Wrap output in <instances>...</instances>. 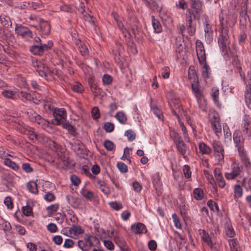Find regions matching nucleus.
<instances>
[{
	"label": "nucleus",
	"instance_id": "obj_1",
	"mask_svg": "<svg viewBox=\"0 0 251 251\" xmlns=\"http://www.w3.org/2000/svg\"><path fill=\"white\" fill-rule=\"evenodd\" d=\"M191 86L192 91L197 99L199 107L202 110L206 111L207 106L206 101L204 98L202 92L199 87L198 84L193 83Z\"/></svg>",
	"mask_w": 251,
	"mask_h": 251
},
{
	"label": "nucleus",
	"instance_id": "obj_2",
	"mask_svg": "<svg viewBox=\"0 0 251 251\" xmlns=\"http://www.w3.org/2000/svg\"><path fill=\"white\" fill-rule=\"evenodd\" d=\"M228 30L227 27H223L221 33L223 40L224 43L221 44V48H222V52L223 53V56L226 59H228L231 56V53L229 51V49L227 47L228 42L227 40L228 39Z\"/></svg>",
	"mask_w": 251,
	"mask_h": 251
},
{
	"label": "nucleus",
	"instance_id": "obj_3",
	"mask_svg": "<svg viewBox=\"0 0 251 251\" xmlns=\"http://www.w3.org/2000/svg\"><path fill=\"white\" fill-rule=\"evenodd\" d=\"M233 138L236 147L237 148L239 155L245 157V152H246L244 148V138L240 131L236 130L233 133Z\"/></svg>",
	"mask_w": 251,
	"mask_h": 251
},
{
	"label": "nucleus",
	"instance_id": "obj_4",
	"mask_svg": "<svg viewBox=\"0 0 251 251\" xmlns=\"http://www.w3.org/2000/svg\"><path fill=\"white\" fill-rule=\"evenodd\" d=\"M222 223L224 226V232L226 236L230 238L233 237L235 235V232L230 219L225 215L222 218Z\"/></svg>",
	"mask_w": 251,
	"mask_h": 251
},
{
	"label": "nucleus",
	"instance_id": "obj_5",
	"mask_svg": "<svg viewBox=\"0 0 251 251\" xmlns=\"http://www.w3.org/2000/svg\"><path fill=\"white\" fill-rule=\"evenodd\" d=\"M32 122L36 123L41 127L45 130H48L51 128V123L46 119L43 118L39 114L34 113L30 117Z\"/></svg>",
	"mask_w": 251,
	"mask_h": 251
},
{
	"label": "nucleus",
	"instance_id": "obj_6",
	"mask_svg": "<svg viewBox=\"0 0 251 251\" xmlns=\"http://www.w3.org/2000/svg\"><path fill=\"white\" fill-rule=\"evenodd\" d=\"M181 105L178 100H173L170 103L172 112L177 117L178 121L180 120V116L182 117L183 115L185 116L183 110L181 108Z\"/></svg>",
	"mask_w": 251,
	"mask_h": 251
},
{
	"label": "nucleus",
	"instance_id": "obj_7",
	"mask_svg": "<svg viewBox=\"0 0 251 251\" xmlns=\"http://www.w3.org/2000/svg\"><path fill=\"white\" fill-rule=\"evenodd\" d=\"M53 115L54 117L53 122L56 125H60L61 122L67 117L66 111L64 108H54Z\"/></svg>",
	"mask_w": 251,
	"mask_h": 251
},
{
	"label": "nucleus",
	"instance_id": "obj_8",
	"mask_svg": "<svg viewBox=\"0 0 251 251\" xmlns=\"http://www.w3.org/2000/svg\"><path fill=\"white\" fill-rule=\"evenodd\" d=\"M209 116L212 130L214 131L216 136L218 137V129L220 127V118L218 116V114L214 111H211Z\"/></svg>",
	"mask_w": 251,
	"mask_h": 251
},
{
	"label": "nucleus",
	"instance_id": "obj_9",
	"mask_svg": "<svg viewBox=\"0 0 251 251\" xmlns=\"http://www.w3.org/2000/svg\"><path fill=\"white\" fill-rule=\"evenodd\" d=\"M91 238L92 236H88L83 239L79 240L78 241V247L82 251H88L93 246Z\"/></svg>",
	"mask_w": 251,
	"mask_h": 251
},
{
	"label": "nucleus",
	"instance_id": "obj_10",
	"mask_svg": "<svg viewBox=\"0 0 251 251\" xmlns=\"http://www.w3.org/2000/svg\"><path fill=\"white\" fill-rule=\"evenodd\" d=\"M15 31L18 35L23 37L31 38L32 36V32L28 28L21 25L16 24Z\"/></svg>",
	"mask_w": 251,
	"mask_h": 251
},
{
	"label": "nucleus",
	"instance_id": "obj_11",
	"mask_svg": "<svg viewBox=\"0 0 251 251\" xmlns=\"http://www.w3.org/2000/svg\"><path fill=\"white\" fill-rule=\"evenodd\" d=\"M191 7L194 9V12L193 13L195 19L199 18L202 12V5L200 0H191Z\"/></svg>",
	"mask_w": 251,
	"mask_h": 251
},
{
	"label": "nucleus",
	"instance_id": "obj_12",
	"mask_svg": "<svg viewBox=\"0 0 251 251\" xmlns=\"http://www.w3.org/2000/svg\"><path fill=\"white\" fill-rule=\"evenodd\" d=\"M196 51L200 63L206 62V56L204 47L201 42L197 41Z\"/></svg>",
	"mask_w": 251,
	"mask_h": 251
},
{
	"label": "nucleus",
	"instance_id": "obj_13",
	"mask_svg": "<svg viewBox=\"0 0 251 251\" xmlns=\"http://www.w3.org/2000/svg\"><path fill=\"white\" fill-rule=\"evenodd\" d=\"M34 66L37 67L36 71L41 76L47 77L50 73L48 67L42 62H36Z\"/></svg>",
	"mask_w": 251,
	"mask_h": 251
},
{
	"label": "nucleus",
	"instance_id": "obj_14",
	"mask_svg": "<svg viewBox=\"0 0 251 251\" xmlns=\"http://www.w3.org/2000/svg\"><path fill=\"white\" fill-rule=\"evenodd\" d=\"M84 230L78 226H73L68 230L69 236L71 238L76 239L80 234H83Z\"/></svg>",
	"mask_w": 251,
	"mask_h": 251
},
{
	"label": "nucleus",
	"instance_id": "obj_15",
	"mask_svg": "<svg viewBox=\"0 0 251 251\" xmlns=\"http://www.w3.org/2000/svg\"><path fill=\"white\" fill-rule=\"evenodd\" d=\"M0 37L8 43L13 42L15 40L14 36L8 29L3 28H0Z\"/></svg>",
	"mask_w": 251,
	"mask_h": 251
},
{
	"label": "nucleus",
	"instance_id": "obj_16",
	"mask_svg": "<svg viewBox=\"0 0 251 251\" xmlns=\"http://www.w3.org/2000/svg\"><path fill=\"white\" fill-rule=\"evenodd\" d=\"M131 229L135 234L143 233L147 231L145 226L141 223L132 225L131 226Z\"/></svg>",
	"mask_w": 251,
	"mask_h": 251
},
{
	"label": "nucleus",
	"instance_id": "obj_17",
	"mask_svg": "<svg viewBox=\"0 0 251 251\" xmlns=\"http://www.w3.org/2000/svg\"><path fill=\"white\" fill-rule=\"evenodd\" d=\"M96 183L97 187L104 194L108 195L110 194V189L105 182L100 179H97L96 180Z\"/></svg>",
	"mask_w": 251,
	"mask_h": 251
},
{
	"label": "nucleus",
	"instance_id": "obj_18",
	"mask_svg": "<svg viewBox=\"0 0 251 251\" xmlns=\"http://www.w3.org/2000/svg\"><path fill=\"white\" fill-rule=\"evenodd\" d=\"M204 31L205 32V38L207 42L210 43L213 39L211 26L207 22L204 23Z\"/></svg>",
	"mask_w": 251,
	"mask_h": 251
},
{
	"label": "nucleus",
	"instance_id": "obj_19",
	"mask_svg": "<svg viewBox=\"0 0 251 251\" xmlns=\"http://www.w3.org/2000/svg\"><path fill=\"white\" fill-rule=\"evenodd\" d=\"M176 145L178 151L184 156L186 152L187 147L180 138H178L176 140Z\"/></svg>",
	"mask_w": 251,
	"mask_h": 251
},
{
	"label": "nucleus",
	"instance_id": "obj_20",
	"mask_svg": "<svg viewBox=\"0 0 251 251\" xmlns=\"http://www.w3.org/2000/svg\"><path fill=\"white\" fill-rule=\"evenodd\" d=\"M224 134L225 138V142L226 143L231 142V134L229 128L226 124H224L223 125Z\"/></svg>",
	"mask_w": 251,
	"mask_h": 251
},
{
	"label": "nucleus",
	"instance_id": "obj_21",
	"mask_svg": "<svg viewBox=\"0 0 251 251\" xmlns=\"http://www.w3.org/2000/svg\"><path fill=\"white\" fill-rule=\"evenodd\" d=\"M188 78L191 83V85L193 83L198 84V79L196 72L195 70L194 69H192L191 67H190L188 72Z\"/></svg>",
	"mask_w": 251,
	"mask_h": 251
},
{
	"label": "nucleus",
	"instance_id": "obj_22",
	"mask_svg": "<svg viewBox=\"0 0 251 251\" xmlns=\"http://www.w3.org/2000/svg\"><path fill=\"white\" fill-rule=\"evenodd\" d=\"M245 101L247 106L251 109V85L247 86L245 93Z\"/></svg>",
	"mask_w": 251,
	"mask_h": 251
},
{
	"label": "nucleus",
	"instance_id": "obj_23",
	"mask_svg": "<svg viewBox=\"0 0 251 251\" xmlns=\"http://www.w3.org/2000/svg\"><path fill=\"white\" fill-rule=\"evenodd\" d=\"M39 25L41 30L45 33L48 34L50 31V26L47 21L43 19L40 20Z\"/></svg>",
	"mask_w": 251,
	"mask_h": 251
},
{
	"label": "nucleus",
	"instance_id": "obj_24",
	"mask_svg": "<svg viewBox=\"0 0 251 251\" xmlns=\"http://www.w3.org/2000/svg\"><path fill=\"white\" fill-rule=\"evenodd\" d=\"M228 243L231 251H239L240 246L236 239L230 238Z\"/></svg>",
	"mask_w": 251,
	"mask_h": 251
},
{
	"label": "nucleus",
	"instance_id": "obj_25",
	"mask_svg": "<svg viewBox=\"0 0 251 251\" xmlns=\"http://www.w3.org/2000/svg\"><path fill=\"white\" fill-rule=\"evenodd\" d=\"M152 25L154 30V31L157 33H160L162 30V26L159 22L154 18L153 16H151Z\"/></svg>",
	"mask_w": 251,
	"mask_h": 251
},
{
	"label": "nucleus",
	"instance_id": "obj_26",
	"mask_svg": "<svg viewBox=\"0 0 251 251\" xmlns=\"http://www.w3.org/2000/svg\"><path fill=\"white\" fill-rule=\"evenodd\" d=\"M219 91L218 88H213L212 89L211 97L214 102L218 107L220 106V103L219 101Z\"/></svg>",
	"mask_w": 251,
	"mask_h": 251
},
{
	"label": "nucleus",
	"instance_id": "obj_27",
	"mask_svg": "<svg viewBox=\"0 0 251 251\" xmlns=\"http://www.w3.org/2000/svg\"><path fill=\"white\" fill-rule=\"evenodd\" d=\"M16 94V91L9 89L4 90L1 92L2 96L7 99H14Z\"/></svg>",
	"mask_w": 251,
	"mask_h": 251
},
{
	"label": "nucleus",
	"instance_id": "obj_28",
	"mask_svg": "<svg viewBox=\"0 0 251 251\" xmlns=\"http://www.w3.org/2000/svg\"><path fill=\"white\" fill-rule=\"evenodd\" d=\"M201 65V71L203 77L207 78L209 76V67L208 66L206 62L203 63H200Z\"/></svg>",
	"mask_w": 251,
	"mask_h": 251
},
{
	"label": "nucleus",
	"instance_id": "obj_29",
	"mask_svg": "<svg viewBox=\"0 0 251 251\" xmlns=\"http://www.w3.org/2000/svg\"><path fill=\"white\" fill-rule=\"evenodd\" d=\"M26 187L31 193L35 194H38L37 184L35 181H29L27 183Z\"/></svg>",
	"mask_w": 251,
	"mask_h": 251
},
{
	"label": "nucleus",
	"instance_id": "obj_30",
	"mask_svg": "<svg viewBox=\"0 0 251 251\" xmlns=\"http://www.w3.org/2000/svg\"><path fill=\"white\" fill-rule=\"evenodd\" d=\"M200 152L202 154H208L210 152L211 149L204 143H200L199 145Z\"/></svg>",
	"mask_w": 251,
	"mask_h": 251
},
{
	"label": "nucleus",
	"instance_id": "obj_31",
	"mask_svg": "<svg viewBox=\"0 0 251 251\" xmlns=\"http://www.w3.org/2000/svg\"><path fill=\"white\" fill-rule=\"evenodd\" d=\"M0 229H2L4 231H10L11 229V224L9 222L0 218Z\"/></svg>",
	"mask_w": 251,
	"mask_h": 251
},
{
	"label": "nucleus",
	"instance_id": "obj_32",
	"mask_svg": "<svg viewBox=\"0 0 251 251\" xmlns=\"http://www.w3.org/2000/svg\"><path fill=\"white\" fill-rule=\"evenodd\" d=\"M183 40H182L181 38H176V42L175 45V48L176 52L180 53L182 52L183 50Z\"/></svg>",
	"mask_w": 251,
	"mask_h": 251
},
{
	"label": "nucleus",
	"instance_id": "obj_33",
	"mask_svg": "<svg viewBox=\"0 0 251 251\" xmlns=\"http://www.w3.org/2000/svg\"><path fill=\"white\" fill-rule=\"evenodd\" d=\"M4 164L15 171H17L19 169L18 165L9 158L5 159Z\"/></svg>",
	"mask_w": 251,
	"mask_h": 251
},
{
	"label": "nucleus",
	"instance_id": "obj_34",
	"mask_svg": "<svg viewBox=\"0 0 251 251\" xmlns=\"http://www.w3.org/2000/svg\"><path fill=\"white\" fill-rule=\"evenodd\" d=\"M243 193V191L239 185H236L234 188V197L235 199L241 198Z\"/></svg>",
	"mask_w": 251,
	"mask_h": 251
},
{
	"label": "nucleus",
	"instance_id": "obj_35",
	"mask_svg": "<svg viewBox=\"0 0 251 251\" xmlns=\"http://www.w3.org/2000/svg\"><path fill=\"white\" fill-rule=\"evenodd\" d=\"M115 117L121 124H124L127 121V118L125 114L121 111L118 112L116 114Z\"/></svg>",
	"mask_w": 251,
	"mask_h": 251
},
{
	"label": "nucleus",
	"instance_id": "obj_36",
	"mask_svg": "<svg viewBox=\"0 0 251 251\" xmlns=\"http://www.w3.org/2000/svg\"><path fill=\"white\" fill-rule=\"evenodd\" d=\"M59 208V205L57 203H54L48 206L46 208L48 214L49 216L56 212Z\"/></svg>",
	"mask_w": 251,
	"mask_h": 251
},
{
	"label": "nucleus",
	"instance_id": "obj_37",
	"mask_svg": "<svg viewBox=\"0 0 251 251\" xmlns=\"http://www.w3.org/2000/svg\"><path fill=\"white\" fill-rule=\"evenodd\" d=\"M18 95L21 97L23 100H33V96L26 92L21 91Z\"/></svg>",
	"mask_w": 251,
	"mask_h": 251
},
{
	"label": "nucleus",
	"instance_id": "obj_38",
	"mask_svg": "<svg viewBox=\"0 0 251 251\" xmlns=\"http://www.w3.org/2000/svg\"><path fill=\"white\" fill-rule=\"evenodd\" d=\"M193 197L197 200H201L203 198V193L200 188H196L193 191Z\"/></svg>",
	"mask_w": 251,
	"mask_h": 251
},
{
	"label": "nucleus",
	"instance_id": "obj_39",
	"mask_svg": "<svg viewBox=\"0 0 251 251\" xmlns=\"http://www.w3.org/2000/svg\"><path fill=\"white\" fill-rule=\"evenodd\" d=\"M14 7L19 8L21 9H25L26 8H30V3L28 1H24L22 2H17L15 3Z\"/></svg>",
	"mask_w": 251,
	"mask_h": 251
},
{
	"label": "nucleus",
	"instance_id": "obj_40",
	"mask_svg": "<svg viewBox=\"0 0 251 251\" xmlns=\"http://www.w3.org/2000/svg\"><path fill=\"white\" fill-rule=\"evenodd\" d=\"M207 205L212 211L217 213H218L219 207L217 202L212 200H209L207 201Z\"/></svg>",
	"mask_w": 251,
	"mask_h": 251
},
{
	"label": "nucleus",
	"instance_id": "obj_41",
	"mask_svg": "<svg viewBox=\"0 0 251 251\" xmlns=\"http://www.w3.org/2000/svg\"><path fill=\"white\" fill-rule=\"evenodd\" d=\"M251 123V120L250 116L248 115H245L243 118V122L241 125V127H248L249 128Z\"/></svg>",
	"mask_w": 251,
	"mask_h": 251
},
{
	"label": "nucleus",
	"instance_id": "obj_42",
	"mask_svg": "<svg viewBox=\"0 0 251 251\" xmlns=\"http://www.w3.org/2000/svg\"><path fill=\"white\" fill-rule=\"evenodd\" d=\"M72 90L77 93H82L84 90L83 86L78 82H75L71 86Z\"/></svg>",
	"mask_w": 251,
	"mask_h": 251
},
{
	"label": "nucleus",
	"instance_id": "obj_43",
	"mask_svg": "<svg viewBox=\"0 0 251 251\" xmlns=\"http://www.w3.org/2000/svg\"><path fill=\"white\" fill-rule=\"evenodd\" d=\"M242 186L247 191H251V177L244 178L242 182Z\"/></svg>",
	"mask_w": 251,
	"mask_h": 251
},
{
	"label": "nucleus",
	"instance_id": "obj_44",
	"mask_svg": "<svg viewBox=\"0 0 251 251\" xmlns=\"http://www.w3.org/2000/svg\"><path fill=\"white\" fill-rule=\"evenodd\" d=\"M90 86L92 92L94 93L95 96H97L100 94V89L98 88L97 85L95 83H91L90 84Z\"/></svg>",
	"mask_w": 251,
	"mask_h": 251
},
{
	"label": "nucleus",
	"instance_id": "obj_45",
	"mask_svg": "<svg viewBox=\"0 0 251 251\" xmlns=\"http://www.w3.org/2000/svg\"><path fill=\"white\" fill-rule=\"evenodd\" d=\"M42 50V47H40V45H37L33 46L30 49V51L34 54L40 55L43 53Z\"/></svg>",
	"mask_w": 251,
	"mask_h": 251
},
{
	"label": "nucleus",
	"instance_id": "obj_46",
	"mask_svg": "<svg viewBox=\"0 0 251 251\" xmlns=\"http://www.w3.org/2000/svg\"><path fill=\"white\" fill-rule=\"evenodd\" d=\"M242 133L245 139L249 140L251 139V132L249 131L248 127L242 128Z\"/></svg>",
	"mask_w": 251,
	"mask_h": 251
},
{
	"label": "nucleus",
	"instance_id": "obj_47",
	"mask_svg": "<svg viewBox=\"0 0 251 251\" xmlns=\"http://www.w3.org/2000/svg\"><path fill=\"white\" fill-rule=\"evenodd\" d=\"M114 18L117 22V25H118L119 28L123 32L124 36L125 37H126L127 35L128 34V31L126 29V28L124 27V25H123V23H122L121 22L119 21V20L117 19V18L114 17Z\"/></svg>",
	"mask_w": 251,
	"mask_h": 251
},
{
	"label": "nucleus",
	"instance_id": "obj_48",
	"mask_svg": "<svg viewBox=\"0 0 251 251\" xmlns=\"http://www.w3.org/2000/svg\"><path fill=\"white\" fill-rule=\"evenodd\" d=\"M193 13L192 10L190 9H187L186 13L185 21L188 25L192 24V14Z\"/></svg>",
	"mask_w": 251,
	"mask_h": 251
},
{
	"label": "nucleus",
	"instance_id": "obj_49",
	"mask_svg": "<svg viewBox=\"0 0 251 251\" xmlns=\"http://www.w3.org/2000/svg\"><path fill=\"white\" fill-rule=\"evenodd\" d=\"M103 127L106 132H111L114 128V125L111 123L106 122L104 124Z\"/></svg>",
	"mask_w": 251,
	"mask_h": 251
},
{
	"label": "nucleus",
	"instance_id": "obj_50",
	"mask_svg": "<svg viewBox=\"0 0 251 251\" xmlns=\"http://www.w3.org/2000/svg\"><path fill=\"white\" fill-rule=\"evenodd\" d=\"M22 211L23 214L26 216L31 215L32 213V208L28 205L24 206L22 208Z\"/></svg>",
	"mask_w": 251,
	"mask_h": 251
},
{
	"label": "nucleus",
	"instance_id": "obj_51",
	"mask_svg": "<svg viewBox=\"0 0 251 251\" xmlns=\"http://www.w3.org/2000/svg\"><path fill=\"white\" fill-rule=\"evenodd\" d=\"M151 110L158 119H162V112L160 109L157 107H152Z\"/></svg>",
	"mask_w": 251,
	"mask_h": 251
},
{
	"label": "nucleus",
	"instance_id": "obj_52",
	"mask_svg": "<svg viewBox=\"0 0 251 251\" xmlns=\"http://www.w3.org/2000/svg\"><path fill=\"white\" fill-rule=\"evenodd\" d=\"M81 193L84 197L88 199H91L93 197L92 192L86 189H82Z\"/></svg>",
	"mask_w": 251,
	"mask_h": 251
},
{
	"label": "nucleus",
	"instance_id": "obj_53",
	"mask_svg": "<svg viewBox=\"0 0 251 251\" xmlns=\"http://www.w3.org/2000/svg\"><path fill=\"white\" fill-rule=\"evenodd\" d=\"M187 33L190 36H193L195 34L196 26L193 24L188 25L187 28Z\"/></svg>",
	"mask_w": 251,
	"mask_h": 251
},
{
	"label": "nucleus",
	"instance_id": "obj_54",
	"mask_svg": "<svg viewBox=\"0 0 251 251\" xmlns=\"http://www.w3.org/2000/svg\"><path fill=\"white\" fill-rule=\"evenodd\" d=\"M241 160L243 162H244V164L246 165V166L248 168H250L251 167V163L249 160V159L247 157V153L246 152H245V157H243L242 155H240Z\"/></svg>",
	"mask_w": 251,
	"mask_h": 251
},
{
	"label": "nucleus",
	"instance_id": "obj_55",
	"mask_svg": "<svg viewBox=\"0 0 251 251\" xmlns=\"http://www.w3.org/2000/svg\"><path fill=\"white\" fill-rule=\"evenodd\" d=\"M125 135L127 136L128 139L131 141H133L135 138V133L130 130H127L125 132Z\"/></svg>",
	"mask_w": 251,
	"mask_h": 251
},
{
	"label": "nucleus",
	"instance_id": "obj_56",
	"mask_svg": "<svg viewBox=\"0 0 251 251\" xmlns=\"http://www.w3.org/2000/svg\"><path fill=\"white\" fill-rule=\"evenodd\" d=\"M44 199L47 201L51 202L55 200V196L51 192H48L45 195Z\"/></svg>",
	"mask_w": 251,
	"mask_h": 251
},
{
	"label": "nucleus",
	"instance_id": "obj_57",
	"mask_svg": "<svg viewBox=\"0 0 251 251\" xmlns=\"http://www.w3.org/2000/svg\"><path fill=\"white\" fill-rule=\"evenodd\" d=\"M112 81V77L109 75H104L102 77V82L104 84L109 85Z\"/></svg>",
	"mask_w": 251,
	"mask_h": 251
},
{
	"label": "nucleus",
	"instance_id": "obj_58",
	"mask_svg": "<svg viewBox=\"0 0 251 251\" xmlns=\"http://www.w3.org/2000/svg\"><path fill=\"white\" fill-rule=\"evenodd\" d=\"M172 218L175 226L177 228H180L181 227V225L177 215L175 214H173Z\"/></svg>",
	"mask_w": 251,
	"mask_h": 251
},
{
	"label": "nucleus",
	"instance_id": "obj_59",
	"mask_svg": "<svg viewBox=\"0 0 251 251\" xmlns=\"http://www.w3.org/2000/svg\"><path fill=\"white\" fill-rule=\"evenodd\" d=\"M176 6L185 10L187 8V3L184 0H178V2L176 3Z\"/></svg>",
	"mask_w": 251,
	"mask_h": 251
},
{
	"label": "nucleus",
	"instance_id": "obj_60",
	"mask_svg": "<svg viewBox=\"0 0 251 251\" xmlns=\"http://www.w3.org/2000/svg\"><path fill=\"white\" fill-rule=\"evenodd\" d=\"M183 171L185 177L189 178L191 177V172L189 166L185 165L183 167Z\"/></svg>",
	"mask_w": 251,
	"mask_h": 251
},
{
	"label": "nucleus",
	"instance_id": "obj_61",
	"mask_svg": "<svg viewBox=\"0 0 251 251\" xmlns=\"http://www.w3.org/2000/svg\"><path fill=\"white\" fill-rule=\"evenodd\" d=\"M117 166L120 172L122 173H126L127 171V167L124 163H118Z\"/></svg>",
	"mask_w": 251,
	"mask_h": 251
},
{
	"label": "nucleus",
	"instance_id": "obj_62",
	"mask_svg": "<svg viewBox=\"0 0 251 251\" xmlns=\"http://www.w3.org/2000/svg\"><path fill=\"white\" fill-rule=\"evenodd\" d=\"M83 19L85 21H88L90 24H93L94 23V19L93 16L87 14V13H82Z\"/></svg>",
	"mask_w": 251,
	"mask_h": 251
},
{
	"label": "nucleus",
	"instance_id": "obj_63",
	"mask_svg": "<svg viewBox=\"0 0 251 251\" xmlns=\"http://www.w3.org/2000/svg\"><path fill=\"white\" fill-rule=\"evenodd\" d=\"M161 75L164 78H168L170 75V69L168 67H165L162 69Z\"/></svg>",
	"mask_w": 251,
	"mask_h": 251
},
{
	"label": "nucleus",
	"instance_id": "obj_64",
	"mask_svg": "<svg viewBox=\"0 0 251 251\" xmlns=\"http://www.w3.org/2000/svg\"><path fill=\"white\" fill-rule=\"evenodd\" d=\"M104 146L105 148L109 151L113 150L114 148V144L109 140H106L104 143Z\"/></svg>",
	"mask_w": 251,
	"mask_h": 251
}]
</instances>
